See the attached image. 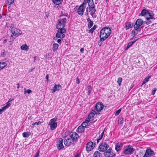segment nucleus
<instances>
[{
	"mask_svg": "<svg viewBox=\"0 0 157 157\" xmlns=\"http://www.w3.org/2000/svg\"><path fill=\"white\" fill-rule=\"evenodd\" d=\"M111 33V30L109 27L102 29L100 32L99 38L101 42H103L107 39Z\"/></svg>",
	"mask_w": 157,
	"mask_h": 157,
	"instance_id": "obj_1",
	"label": "nucleus"
},
{
	"mask_svg": "<svg viewBox=\"0 0 157 157\" xmlns=\"http://www.w3.org/2000/svg\"><path fill=\"white\" fill-rule=\"evenodd\" d=\"M86 12H90V14L92 16L93 18H96L97 17V15L96 13V10L95 8V6L94 3L90 6H88L86 9Z\"/></svg>",
	"mask_w": 157,
	"mask_h": 157,
	"instance_id": "obj_2",
	"label": "nucleus"
},
{
	"mask_svg": "<svg viewBox=\"0 0 157 157\" xmlns=\"http://www.w3.org/2000/svg\"><path fill=\"white\" fill-rule=\"evenodd\" d=\"M57 32L56 34V36L53 39L55 40H56L57 38L62 39L65 36V34L66 32L65 29H58Z\"/></svg>",
	"mask_w": 157,
	"mask_h": 157,
	"instance_id": "obj_3",
	"label": "nucleus"
},
{
	"mask_svg": "<svg viewBox=\"0 0 157 157\" xmlns=\"http://www.w3.org/2000/svg\"><path fill=\"white\" fill-rule=\"evenodd\" d=\"M11 31L13 35L16 36H18L22 34L21 30L14 27L13 24H11L10 26Z\"/></svg>",
	"mask_w": 157,
	"mask_h": 157,
	"instance_id": "obj_4",
	"label": "nucleus"
},
{
	"mask_svg": "<svg viewBox=\"0 0 157 157\" xmlns=\"http://www.w3.org/2000/svg\"><path fill=\"white\" fill-rule=\"evenodd\" d=\"M67 21L66 18L63 19H59L58 20V22L56 25V28L57 29H64V28L66 24Z\"/></svg>",
	"mask_w": 157,
	"mask_h": 157,
	"instance_id": "obj_5",
	"label": "nucleus"
},
{
	"mask_svg": "<svg viewBox=\"0 0 157 157\" xmlns=\"http://www.w3.org/2000/svg\"><path fill=\"white\" fill-rule=\"evenodd\" d=\"M75 11L79 15L82 16L85 11V7H83L81 6H76L74 8Z\"/></svg>",
	"mask_w": 157,
	"mask_h": 157,
	"instance_id": "obj_6",
	"label": "nucleus"
},
{
	"mask_svg": "<svg viewBox=\"0 0 157 157\" xmlns=\"http://www.w3.org/2000/svg\"><path fill=\"white\" fill-rule=\"evenodd\" d=\"M57 118L55 117L51 119L48 124V125L50 126V129L52 130H54L57 127V123L56 122Z\"/></svg>",
	"mask_w": 157,
	"mask_h": 157,
	"instance_id": "obj_7",
	"label": "nucleus"
},
{
	"mask_svg": "<svg viewBox=\"0 0 157 157\" xmlns=\"http://www.w3.org/2000/svg\"><path fill=\"white\" fill-rule=\"evenodd\" d=\"M104 154L105 157H113L115 155L111 148L107 149Z\"/></svg>",
	"mask_w": 157,
	"mask_h": 157,
	"instance_id": "obj_8",
	"label": "nucleus"
},
{
	"mask_svg": "<svg viewBox=\"0 0 157 157\" xmlns=\"http://www.w3.org/2000/svg\"><path fill=\"white\" fill-rule=\"evenodd\" d=\"M143 21L140 19H138L136 21L135 24L133 25V27L135 29H139L140 27L142 25Z\"/></svg>",
	"mask_w": 157,
	"mask_h": 157,
	"instance_id": "obj_9",
	"label": "nucleus"
},
{
	"mask_svg": "<svg viewBox=\"0 0 157 157\" xmlns=\"http://www.w3.org/2000/svg\"><path fill=\"white\" fill-rule=\"evenodd\" d=\"M150 148H149V149H147L146 150L144 157H150L155 155L154 152Z\"/></svg>",
	"mask_w": 157,
	"mask_h": 157,
	"instance_id": "obj_10",
	"label": "nucleus"
},
{
	"mask_svg": "<svg viewBox=\"0 0 157 157\" xmlns=\"http://www.w3.org/2000/svg\"><path fill=\"white\" fill-rule=\"evenodd\" d=\"M104 108V105L102 103L98 102L97 103L95 107V109L97 112H100Z\"/></svg>",
	"mask_w": 157,
	"mask_h": 157,
	"instance_id": "obj_11",
	"label": "nucleus"
},
{
	"mask_svg": "<svg viewBox=\"0 0 157 157\" xmlns=\"http://www.w3.org/2000/svg\"><path fill=\"white\" fill-rule=\"evenodd\" d=\"M94 3L93 0H84L83 2L80 5L83 7H85V9L86 8L85 6L87 3L88 4V6H90Z\"/></svg>",
	"mask_w": 157,
	"mask_h": 157,
	"instance_id": "obj_12",
	"label": "nucleus"
},
{
	"mask_svg": "<svg viewBox=\"0 0 157 157\" xmlns=\"http://www.w3.org/2000/svg\"><path fill=\"white\" fill-rule=\"evenodd\" d=\"M135 149L133 148H126L123 151V153L125 155H130L132 154Z\"/></svg>",
	"mask_w": 157,
	"mask_h": 157,
	"instance_id": "obj_13",
	"label": "nucleus"
},
{
	"mask_svg": "<svg viewBox=\"0 0 157 157\" xmlns=\"http://www.w3.org/2000/svg\"><path fill=\"white\" fill-rule=\"evenodd\" d=\"M70 136L73 140H76L78 137V135L76 132H74L70 133Z\"/></svg>",
	"mask_w": 157,
	"mask_h": 157,
	"instance_id": "obj_14",
	"label": "nucleus"
},
{
	"mask_svg": "<svg viewBox=\"0 0 157 157\" xmlns=\"http://www.w3.org/2000/svg\"><path fill=\"white\" fill-rule=\"evenodd\" d=\"M95 114H97V113L95 111L92 110V112L90 113L88 116V119L89 121H92L94 119V116Z\"/></svg>",
	"mask_w": 157,
	"mask_h": 157,
	"instance_id": "obj_15",
	"label": "nucleus"
},
{
	"mask_svg": "<svg viewBox=\"0 0 157 157\" xmlns=\"http://www.w3.org/2000/svg\"><path fill=\"white\" fill-rule=\"evenodd\" d=\"M62 88V86L60 84H55L52 90V93H54L56 91H59Z\"/></svg>",
	"mask_w": 157,
	"mask_h": 157,
	"instance_id": "obj_16",
	"label": "nucleus"
},
{
	"mask_svg": "<svg viewBox=\"0 0 157 157\" xmlns=\"http://www.w3.org/2000/svg\"><path fill=\"white\" fill-rule=\"evenodd\" d=\"M64 144L67 146H69L73 144L72 140L71 139H67L64 141Z\"/></svg>",
	"mask_w": 157,
	"mask_h": 157,
	"instance_id": "obj_17",
	"label": "nucleus"
},
{
	"mask_svg": "<svg viewBox=\"0 0 157 157\" xmlns=\"http://www.w3.org/2000/svg\"><path fill=\"white\" fill-rule=\"evenodd\" d=\"M153 15L154 14L151 11H148L145 17L146 19H153Z\"/></svg>",
	"mask_w": 157,
	"mask_h": 157,
	"instance_id": "obj_18",
	"label": "nucleus"
},
{
	"mask_svg": "<svg viewBox=\"0 0 157 157\" xmlns=\"http://www.w3.org/2000/svg\"><path fill=\"white\" fill-rule=\"evenodd\" d=\"M10 105L11 104L10 103H9L8 102L6 103V105L5 106L2 107L1 109H0V114H1L5 110L8 108Z\"/></svg>",
	"mask_w": 157,
	"mask_h": 157,
	"instance_id": "obj_19",
	"label": "nucleus"
},
{
	"mask_svg": "<svg viewBox=\"0 0 157 157\" xmlns=\"http://www.w3.org/2000/svg\"><path fill=\"white\" fill-rule=\"evenodd\" d=\"M63 140L61 138L59 139L57 142V147H64L63 144Z\"/></svg>",
	"mask_w": 157,
	"mask_h": 157,
	"instance_id": "obj_20",
	"label": "nucleus"
},
{
	"mask_svg": "<svg viewBox=\"0 0 157 157\" xmlns=\"http://www.w3.org/2000/svg\"><path fill=\"white\" fill-rule=\"evenodd\" d=\"M87 21L88 23V28L90 29L92 27L94 24V23L91 20L90 18H88L87 19Z\"/></svg>",
	"mask_w": 157,
	"mask_h": 157,
	"instance_id": "obj_21",
	"label": "nucleus"
},
{
	"mask_svg": "<svg viewBox=\"0 0 157 157\" xmlns=\"http://www.w3.org/2000/svg\"><path fill=\"white\" fill-rule=\"evenodd\" d=\"M134 25L132 22H128L125 24V28L126 30L129 29L130 28H132Z\"/></svg>",
	"mask_w": 157,
	"mask_h": 157,
	"instance_id": "obj_22",
	"label": "nucleus"
},
{
	"mask_svg": "<svg viewBox=\"0 0 157 157\" xmlns=\"http://www.w3.org/2000/svg\"><path fill=\"white\" fill-rule=\"evenodd\" d=\"M95 145V143L90 141L88 142L86 144V147H94Z\"/></svg>",
	"mask_w": 157,
	"mask_h": 157,
	"instance_id": "obj_23",
	"label": "nucleus"
},
{
	"mask_svg": "<svg viewBox=\"0 0 157 157\" xmlns=\"http://www.w3.org/2000/svg\"><path fill=\"white\" fill-rule=\"evenodd\" d=\"M21 49L26 51H28L29 47L26 44H23L21 47Z\"/></svg>",
	"mask_w": 157,
	"mask_h": 157,
	"instance_id": "obj_24",
	"label": "nucleus"
},
{
	"mask_svg": "<svg viewBox=\"0 0 157 157\" xmlns=\"http://www.w3.org/2000/svg\"><path fill=\"white\" fill-rule=\"evenodd\" d=\"M52 1L54 4L57 5L61 4L63 2V0H52Z\"/></svg>",
	"mask_w": 157,
	"mask_h": 157,
	"instance_id": "obj_25",
	"label": "nucleus"
},
{
	"mask_svg": "<svg viewBox=\"0 0 157 157\" xmlns=\"http://www.w3.org/2000/svg\"><path fill=\"white\" fill-rule=\"evenodd\" d=\"M148 11V10H146V9H144L142 10L140 14L139 15V16L145 17Z\"/></svg>",
	"mask_w": 157,
	"mask_h": 157,
	"instance_id": "obj_26",
	"label": "nucleus"
},
{
	"mask_svg": "<svg viewBox=\"0 0 157 157\" xmlns=\"http://www.w3.org/2000/svg\"><path fill=\"white\" fill-rule=\"evenodd\" d=\"M138 39H137L136 40H135L133 41H131L129 42L127 44L126 48H125V50H126L128 49L134 43H135L136 41L138 40Z\"/></svg>",
	"mask_w": 157,
	"mask_h": 157,
	"instance_id": "obj_27",
	"label": "nucleus"
},
{
	"mask_svg": "<svg viewBox=\"0 0 157 157\" xmlns=\"http://www.w3.org/2000/svg\"><path fill=\"white\" fill-rule=\"evenodd\" d=\"M59 46V44L57 43H54L53 44L52 50L53 52H55Z\"/></svg>",
	"mask_w": 157,
	"mask_h": 157,
	"instance_id": "obj_28",
	"label": "nucleus"
},
{
	"mask_svg": "<svg viewBox=\"0 0 157 157\" xmlns=\"http://www.w3.org/2000/svg\"><path fill=\"white\" fill-rule=\"evenodd\" d=\"M151 78V76L149 75L147 76L144 79L142 85V86L144 84H145V83L149 81V79Z\"/></svg>",
	"mask_w": 157,
	"mask_h": 157,
	"instance_id": "obj_29",
	"label": "nucleus"
},
{
	"mask_svg": "<svg viewBox=\"0 0 157 157\" xmlns=\"http://www.w3.org/2000/svg\"><path fill=\"white\" fill-rule=\"evenodd\" d=\"M85 130V128L84 127L80 125L78 128L77 131L78 132L81 133L83 132Z\"/></svg>",
	"mask_w": 157,
	"mask_h": 157,
	"instance_id": "obj_30",
	"label": "nucleus"
},
{
	"mask_svg": "<svg viewBox=\"0 0 157 157\" xmlns=\"http://www.w3.org/2000/svg\"><path fill=\"white\" fill-rule=\"evenodd\" d=\"M7 65L6 63L4 62H0V70L3 69Z\"/></svg>",
	"mask_w": 157,
	"mask_h": 157,
	"instance_id": "obj_31",
	"label": "nucleus"
},
{
	"mask_svg": "<svg viewBox=\"0 0 157 157\" xmlns=\"http://www.w3.org/2000/svg\"><path fill=\"white\" fill-rule=\"evenodd\" d=\"M89 122V121L88 120L86 119L85 120V122H83L81 126H83L85 128H86V126L88 125V123Z\"/></svg>",
	"mask_w": 157,
	"mask_h": 157,
	"instance_id": "obj_32",
	"label": "nucleus"
},
{
	"mask_svg": "<svg viewBox=\"0 0 157 157\" xmlns=\"http://www.w3.org/2000/svg\"><path fill=\"white\" fill-rule=\"evenodd\" d=\"M31 135V133L29 132H25L22 133V136L24 138L29 137Z\"/></svg>",
	"mask_w": 157,
	"mask_h": 157,
	"instance_id": "obj_33",
	"label": "nucleus"
},
{
	"mask_svg": "<svg viewBox=\"0 0 157 157\" xmlns=\"http://www.w3.org/2000/svg\"><path fill=\"white\" fill-rule=\"evenodd\" d=\"M93 157H101V154L99 151H96L94 153Z\"/></svg>",
	"mask_w": 157,
	"mask_h": 157,
	"instance_id": "obj_34",
	"label": "nucleus"
},
{
	"mask_svg": "<svg viewBox=\"0 0 157 157\" xmlns=\"http://www.w3.org/2000/svg\"><path fill=\"white\" fill-rule=\"evenodd\" d=\"M109 145L105 142L101 143L99 147H108Z\"/></svg>",
	"mask_w": 157,
	"mask_h": 157,
	"instance_id": "obj_35",
	"label": "nucleus"
},
{
	"mask_svg": "<svg viewBox=\"0 0 157 157\" xmlns=\"http://www.w3.org/2000/svg\"><path fill=\"white\" fill-rule=\"evenodd\" d=\"M14 2V0H6V3L8 5H10L12 4Z\"/></svg>",
	"mask_w": 157,
	"mask_h": 157,
	"instance_id": "obj_36",
	"label": "nucleus"
},
{
	"mask_svg": "<svg viewBox=\"0 0 157 157\" xmlns=\"http://www.w3.org/2000/svg\"><path fill=\"white\" fill-rule=\"evenodd\" d=\"M104 130H103L102 133L101 134V135H100L99 137V139L97 140V143H98L99 140H101L103 137L104 133Z\"/></svg>",
	"mask_w": 157,
	"mask_h": 157,
	"instance_id": "obj_37",
	"label": "nucleus"
},
{
	"mask_svg": "<svg viewBox=\"0 0 157 157\" xmlns=\"http://www.w3.org/2000/svg\"><path fill=\"white\" fill-rule=\"evenodd\" d=\"M108 148H98V150L101 152H105Z\"/></svg>",
	"mask_w": 157,
	"mask_h": 157,
	"instance_id": "obj_38",
	"label": "nucleus"
},
{
	"mask_svg": "<svg viewBox=\"0 0 157 157\" xmlns=\"http://www.w3.org/2000/svg\"><path fill=\"white\" fill-rule=\"evenodd\" d=\"M138 29H135L134 30H133L132 31V34L133 35V37H134L138 33Z\"/></svg>",
	"mask_w": 157,
	"mask_h": 157,
	"instance_id": "obj_39",
	"label": "nucleus"
},
{
	"mask_svg": "<svg viewBox=\"0 0 157 157\" xmlns=\"http://www.w3.org/2000/svg\"><path fill=\"white\" fill-rule=\"evenodd\" d=\"M96 27L97 26L96 25H94L93 28L89 30V33H92L94 30L96 29Z\"/></svg>",
	"mask_w": 157,
	"mask_h": 157,
	"instance_id": "obj_40",
	"label": "nucleus"
},
{
	"mask_svg": "<svg viewBox=\"0 0 157 157\" xmlns=\"http://www.w3.org/2000/svg\"><path fill=\"white\" fill-rule=\"evenodd\" d=\"M124 118L123 117L120 118L118 120V123L120 124H122L123 123Z\"/></svg>",
	"mask_w": 157,
	"mask_h": 157,
	"instance_id": "obj_41",
	"label": "nucleus"
},
{
	"mask_svg": "<svg viewBox=\"0 0 157 157\" xmlns=\"http://www.w3.org/2000/svg\"><path fill=\"white\" fill-rule=\"evenodd\" d=\"M24 90H25L24 94H26V93H27L28 94H30V93L32 92V90L30 89H28L26 90L25 88H24Z\"/></svg>",
	"mask_w": 157,
	"mask_h": 157,
	"instance_id": "obj_42",
	"label": "nucleus"
},
{
	"mask_svg": "<svg viewBox=\"0 0 157 157\" xmlns=\"http://www.w3.org/2000/svg\"><path fill=\"white\" fill-rule=\"evenodd\" d=\"M123 144L122 143H118L115 146V147H121L123 146Z\"/></svg>",
	"mask_w": 157,
	"mask_h": 157,
	"instance_id": "obj_43",
	"label": "nucleus"
},
{
	"mask_svg": "<svg viewBox=\"0 0 157 157\" xmlns=\"http://www.w3.org/2000/svg\"><path fill=\"white\" fill-rule=\"evenodd\" d=\"M122 81V78L120 77L118 78V79L117 81V82L118 83L119 85V86L121 85V82Z\"/></svg>",
	"mask_w": 157,
	"mask_h": 157,
	"instance_id": "obj_44",
	"label": "nucleus"
},
{
	"mask_svg": "<svg viewBox=\"0 0 157 157\" xmlns=\"http://www.w3.org/2000/svg\"><path fill=\"white\" fill-rule=\"evenodd\" d=\"M121 109H118V110L116 111V112L114 113V114L115 116H117L118 115L119 113L121 112Z\"/></svg>",
	"mask_w": 157,
	"mask_h": 157,
	"instance_id": "obj_45",
	"label": "nucleus"
},
{
	"mask_svg": "<svg viewBox=\"0 0 157 157\" xmlns=\"http://www.w3.org/2000/svg\"><path fill=\"white\" fill-rule=\"evenodd\" d=\"M152 19H146L147 21H146V23L147 25H148L151 23V21L150 20Z\"/></svg>",
	"mask_w": 157,
	"mask_h": 157,
	"instance_id": "obj_46",
	"label": "nucleus"
},
{
	"mask_svg": "<svg viewBox=\"0 0 157 157\" xmlns=\"http://www.w3.org/2000/svg\"><path fill=\"white\" fill-rule=\"evenodd\" d=\"M39 154H40V151H39V150L38 151H37L35 155L34 156V157H39Z\"/></svg>",
	"mask_w": 157,
	"mask_h": 157,
	"instance_id": "obj_47",
	"label": "nucleus"
},
{
	"mask_svg": "<svg viewBox=\"0 0 157 157\" xmlns=\"http://www.w3.org/2000/svg\"><path fill=\"white\" fill-rule=\"evenodd\" d=\"M41 124V122L39 121L38 122H35L34 123H33V125H40Z\"/></svg>",
	"mask_w": 157,
	"mask_h": 157,
	"instance_id": "obj_48",
	"label": "nucleus"
},
{
	"mask_svg": "<svg viewBox=\"0 0 157 157\" xmlns=\"http://www.w3.org/2000/svg\"><path fill=\"white\" fill-rule=\"evenodd\" d=\"M156 90H157V89L156 88H154L152 90V92L151 93V94L153 95L155 94Z\"/></svg>",
	"mask_w": 157,
	"mask_h": 157,
	"instance_id": "obj_49",
	"label": "nucleus"
},
{
	"mask_svg": "<svg viewBox=\"0 0 157 157\" xmlns=\"http://www.w3.org/2000/svg\"><path fill=\"white\" fill-rule=\"evenodd\" d=\"M86 151L88 152L89 151L93 150L94 148H86Z\"/></svg>",
	"mask_w": 157,
	"mask_h": 157,
	"instance_id": "obj_50",
	"label": "nucleus"
},
{
	"mask_svg": "<svg viewBox=\"0 0 157 157\" xmlns=\"http://www.w3.org/2000/svg\"><path fill=\"white\" fill-rule=\"evenodd\" d=\"M92 90H88L87 92V94L88 95H89L91 93Z\"/></svg>",
	"mask_w": 157,
	"mask_h": 157,
	"instance_id": "obj_51",
	"label": "nucleus"
},
{
	"mask_svg": "<svg viewBox=\"0 0 157 157\" xmlns=\"http://www.w3.org/2000/svg\"><path fill=\"white\" fill-rule=\"evenodd\" d=\"M76 83L77 84H79L80 83V81L78 77H77L76 78Z\"/></svg>",
	"mask_w": 157,
	"mask_h": 157,
	"instance_id": "obj_52",
	"label": "nucleus"
},
{
	"mask_svg": "<svg viewBox=\"0 0 157 157\" xmlns=\"http://www.w3.org/2000/svg\"><path fill=\"white\" fill-rule=\"evenodd\" d=\"M57 42H58L59 44H61V39H59L57 40Z\"/></svg>",
	"mask_w": 157,
	"mask_h": 157,
	"instance_id": "obj_53",
	"label": "nucleus"
},
{
	"mask_svg": "<svg viewBox=\"0 0 157 157\" xmlns=\"http://www.w3.org/2000/svg\"><path fill=\"white\" fill-rule=\"evenodd\" d=\"M87 87L88 90H92V87L90 85H88Z\"/></svg>",
	"mask_w": 157,
	"mask_h": 157,
	"instance_id": "obj_54",
	"label": "nucleus"
},
{
	"mask_svg": "<svg viewBox=\"0 0 157 157\" xmlns=\"http://www.w3.org/2000/svg\"><path fill=\"white\" fill-rule=\"evenodd\" d=\"M80 51L82 53H83L84 52V49L83 48H82L80 50Z\"/></svg>",
	"mask_w": 157,
	"mask_h": 157,
	"instance_id": "obj_55",
	"label": "nucleus"
},
{
	"mask_svg": "<svg viewBox=\"0 0 157 157\" xmlns=\"http://www.w3.org/2000/svg\"><path fill=\"white\" fill-rule=\"evenodd\" d=\"M46 78L47 79V81H48L49 80L48 79V75L47 74L46 76Z\"/></svg>",
	"mask_w": 157,
	"mask_h": 157,
	"instance_id": "obj_56",
	"label": "nucleus"
},
{
	"mask_svg": "<svg viewBox=\"0 0 157 157\" xmlns=\"http://www.w3.org/2000/svg\"><path fill=\"white\" fill-rule=\"evenodd\" d=\"M13 98H11L9 99V101L7 102H8L9 103H10L9 102H10V101H13Z\"/></svg>",
	"mask_w": 157,
	"mask_h": 157,
	"instance_id": "obj_57",
	"label": "nucleus"
},
{
	"mask_svg": "<svg viewBox=\"0 0 157 157\" xmlns=\"http://www.w3.org/2000/svg\"><path fill=\"white\" fill-rule=\"evenodd\" d=\"M79 153H77L75 155L74 157H79Z\"/></svg>",
	"mask_w": 157,
	"mask_h": 157,
	"instance_id": "obj_58",
	"label": "nucleus"
},
{
	"mask_svg": "<svg viewBox=\"0 0 157 157\" xmlns=\"http://www.w3.org/2000/svg\"><path fill=\"white\" fill-rule=\"evenodd\" d=\"M120 148H115V149L116 150H121Z\"/></svg>",
	"mask_w": 157,
	"mask_h": 157,
	"instance_id": "obj_59",
	"label": "nucleus"
},
{
	"mask_svg": "<svg viewBox=\"0 0 157 157\" xmlns=\"http://www.w3.org/2000/svg\"><path fill=\"white\" fill-rule=\"evenodd\" d=\"M33 70V69L32 68L29 71V72H32Z\"/></svg>",
	"mask_w": 157,
	"mask_h": 157,
	"instance_id": "obj_60",
	"label": "nucleus"
},
{
	"mask_svg": "<svg viewBox=\"0 0 157 157\" xmlns=\"http://www.w3.org/2000/svg\"><path fill=\"white\" fill-rule=\"evenodd\" d=\"M102 44V43L101 42H99L98 43V45L100 46H101V44Z\"/></svg>",
	"mask_w": 157,
	"mask_h": 157,
	"instance_id": "obj_61",
	"label": "nucleus"
},
{
	"mask_svg": "<svg viewBox=\"0 0 157 157\" xmlns=\"http://www.w3.org/2000/svg\"><path fill=\"white\" fill-rule=\"evenodd\" d=\"M20 86V84L19 83H18L17 84V89H18L19 87Z\"/></svg>",
	"mask_w": 157,
	"mask_h": 157,
	"instance_id": "obj_62",
	"label": "nucleus"
},
{
	"mask_svg": "<svg viewBox=\"0 0 157 157\" xmlns=\"http://www.w3.org/2000/svg\"><path fill=\"white\" fill-rule=\"evenodd\" d=\"M126 147H132V146L130 145H128V146H126Z\"/></svg>",
	"mask_w": 157,
	"mask_h": 157,
	"instance_id": "obj_63",
	"label": "nucleus"
},
{
	"mask_svg": "<svg viewBox=\"0 0 157 157\" xmlns=\"http://www.w3.org/2000/svg\"><path fill=\"white\" fill-rule=\"evenodd\" d=\"M88 12H86V13L85 14V15H88Z\"/></svg>",
	"mask_w": 157,
	"mask_h": 157,
	"instance_id": "obj_64",
	"label": "nucleus"
}]
</instances>
